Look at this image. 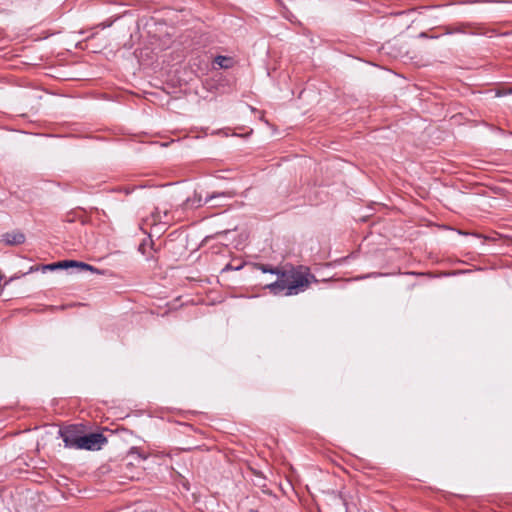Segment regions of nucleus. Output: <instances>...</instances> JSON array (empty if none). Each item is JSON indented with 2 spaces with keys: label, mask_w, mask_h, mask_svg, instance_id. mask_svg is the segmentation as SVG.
Listing matches in <instances>:
<instances>
[{
  "label": "nucleus",
  "mask_w": 512,
  "mask_h": 512,
  "mask_svg": "<svg viewBox=\"0 0 512 512\" xmlns=\"http://www.w3.org/2000/svg\"><path fill=\"white\" fill-rule=\"evenodd\" d=\"M132 190H133V189L126 188V189H125V193H126V194H130V193L132 192Z\"/></svg>",
  "instance_id": "nucleus-11"
},
{
  "label": "nucleus",
  "mask_w": 512,
  "mask_h": 512,
  "mask_svg": "<svg viewBox=\"0 0 512 512\" xmlns=\"http://www.w3.org/2000/svg\"><path fill=\"white\" fill-rule=\"evenodd\" d=\"M220 203V200H217V203L215 204L216 206H220L221 204Z\"/></svg>",
  "instance_id": "nucleus-12"
},
{
  "label": "nucleus",
  "mask_w": 512,
  "mask_h": 512,
  "mask_svg": "<svg viewBox=\"0 0 512 512\" xmlns=\"http://www.w3.org/2000/svg\"><path fill=\"white\" fill-rule=\"evenodd\" d=\"M130 454H137V456L141 459V460H145L147 458L146 455H143L140 453V451L137 449V448H132L131 451H130Z\"/></svg>",
  "instance_id": "nucleus-9"
},
{
  "label": "nucleus",
  "mask_w": 512,
  "mask_h": 512,
  "mask_svg": "<svg viewBox=\"0 0 512 512\" xmlns=\"http://www.w3.org/2000/svg\"><path fill=\"white\" fill-rule=\"evenodd\" d=\"M67 268H77L79 271H91V272L99 273V270L96 267L89 265L87 263H84V262L76 261V260H64V261H59L56 263L47 264L42 267V271L45 272L47 270L53 271V270H57V269H67Z\"/></svg>",
  "instance_id": "nucleus-3"
},
{
  "label": "nucleus",
  "mask_w": 512,
  "mask_h": 512,
  "mask_svg": "<svg viewBox=\"0 0 512 512\" xmlns=\"http://www.w3.org/2000/svg\"><path fill=\"white\" fill-rule=\"evenodd\" d=\"M234 196V193L232 192H217L213 193L211 195H208L205 200L203 201L200 195H195L193 199H187L185 202V206H188L189 203H192V206L194 207H201L204 204L211 203L213 200L218 198H232Z\"/></svg>",
  "instance_id": "nucleus-5"
},
{
  "label": "nucleus",
  "mask_w": 512,
  "mask_h": 512,
  "mask_svg": "<svg viewBox=\"0 0 512 512\" xmlns=\"http://www.w3.org/2000/svg\"><path fill=\"white\" fill-rule=\"evenodd\" d=\"M170 212L169 210H160L159 208H155V210L151 214V218L153 221V224H164L167 225L170 223L171 219L169 217Z\"/></svg>",
  "instance_id": "nucleus-6"
},
{
  "label": "nucleus",
  "mask_w": 512,
  "mask_h": 512,
  "mask_svg": "<svg viewBox=\"0 0 512 512\" xmlns=\"http://www.w3.org/2000/svg\"><path fill=\"white\" fill-rule=\"evenodd\" d=\"M258 268L263 273L277 275L275 282L266 285V288L274 295H297L309 286L311 278L314 279L313 275L302 268L280 270L279 268L268 267L264 264H259Z\"/></svg>",
  "instance_id": "nucleus-1"
},
{
  "label": "nucleus",
  "mask_w": 512,
  "mask_h": 512,
  "mask_svg": "<svg viewBox=\"0 0 512 512\" xmlns=\"http://www.w3.org/2000/svg\"><path fill=\"white\" fill-rule=\"evenodd\" d=\"M80 441L79 450L96 451L100 450L107 443V438L102 433H90L87 435L82 433Z\"/></svg>",
  "instance_id": "nucleus-4"
},
{
  "label": "nucleus",
  "mask_w": 512,
  "mask_h": 512,
  "mask_svg": "<svg viewBox=\"0 0 512 512\" xmlns=\"http://www.w3.org/2000/svg\"><path fill=\"white\" fill-rule=\"evenodd\" d=\"M214 63L222 69L231 68L233 65V59L231 57L218 55L214 59Z\"/></svg>",
  "instance_id": "nucleus-8"
},
{
  "label": "nucleus",
  "mask_w": 512,
  "mask_h": 512,
  "mask_svg": "<svg viewBox=\"0 0 512 512\" xmlns=\"http://www.w3.org/2000/svg\"><path fill=\"white\" fill-rule=\"evenodd\" d=\"M59 436L62 438L66 448L79 449L82 431L75 425H69L59 429Z\"/></svg>",
  "instance_id": "nucleus-2"
},
{
  "label": "nucleus",
  "mask_w": 512,
  "mask_h": 512,
  "mask_svg": "<svg viewBox=\"0 0 512 512\" xmlns=\"http://www.w3.org/2000/svg\"><path fill=\"white\" fill-rule=\"evenodd\" d=\"M2 241L7 245H18L25 241V235L21 232H8L2 235Z\"/></svg>",
  "instance_id": "nucleus-7"
},
{
  "label": "nucleus",
  "mask_w": 512,
  "mask_h": 512,
  "mask_svg": "<svg viewBox=\"0 0 512 512\" xmlns=\"http://www.w3.org/2000/svg\"><path fill=\"white\" fill-rule=\"evenodd\" d=\"M512 93V89L504 90V91H498L497 96H504Z\"/></svg>",
  "instance_id": "nucleus-10"
},
{
  "label": "nucleus",
  "mask_w": 512,
  "mask_h": 512,
  "mask_svg": "<svg viewBox=\"0 0 512 512\" xmlns=\"http://www.w3.org/2000/svg\"><path fill=\"white\" fill-rule=\"evenodd\" d=\"M220 203V200H217V203L215 204L216 206H220L221 204Z\"/></svg>",
  "instance_id": "nucleus-13"
}]
</instances>
